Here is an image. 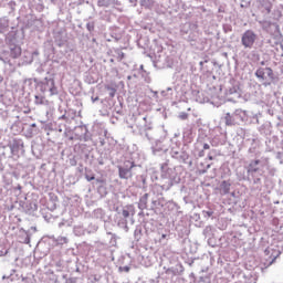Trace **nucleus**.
Listing matches in <instances>:
<instances>
[{
	"label": "nucleus",
	"instance_id": "39448f33",
	"mask_svg": "<svg viewBox=\"0 0 283 283\" xmlns=\"http://www.w3.org/2000/svg\"><path fill=\"white\" fill-rule=\"evenodd\" d=\"M23 94V88L15 90V93L6 88V83L0 86V103L4 105V107H10V105H14V101H21V96Z\"/></svg>",
	"mask_w": 283,
	"mask_h": 283
},
{
	"label": "nucleus",
	"instance_id": "37998d69",
	"mask_svg": "<svg viewBox=\"0 0 283 283\" xmlns=\"http://www.w3.org/2000/svg\"><path fill=\"white\" fill-rule=\"evenodd\" d=\"M139 180L142 182L143 189H147V176L146 175H140Z\"/></svg>",
	"mask_w": 283,
	"mask_h": 283
},
{
	"label": "nucleus",
	"instance_id": "69168bd1",
	"mask_svg": "<svg viewBox=\"0 0 283 283\" xmlns=\"http://www.w3.org/2000/svg\"><path fill=\"white\" fill-rule=\"evenodd\" d=\"M6 82L3 81V75L0 74V86H3Z\"/></svg>",
	"mask_w": 283,
	"mask_h": 283
},
{
	"label": "nucleus",
	"instance_id": "a19ab883",
	"mask_svg": "<svg viewBox=\"0 0 283 283\" xmlns=\"http://www.w3.org/2000/svg\"><path fill=\"white\" fill-rule=\"evenodd\" d=\"M115 57L117 59V61H123V59H125V53L122 52L119 49L115 50Z\"/></svg>",
	"mask_w": 283,
	"mask_h": 283
},
{
	"label": "nucleus",
	"instance_id": "c756f323",
	"mask_svg": "<svg viewBox=\"0 0 283 283\" xmlns=\"http://www.w3.org/2000/svg\"><path fill=\"white\" fill-rule=\"evenodd\" d=\"M9 28H10V22H9L8 18H1L0 19V34L8 32Z\"/></svg>",
	"mask_w": 283,
	"mask_h": 283
},
{
	"label": "nucleus",
	"instance_id": "4be33fe9",
	"mask_svg": "<svg viewBox=\"0 0 283 283\" xmlns=\"http://www.w3.org/2000/svg\"><path fill=\"white\" fill-rule=\"evenodd\" d=\"M259 132L261 136H271V134H273V126L270 122H266L259 127Z\"/></svg>",
	"mask_w": 283,
	"mask_h": 283
},
{
	"label": "nucleus",
	"instance_id": "72a5a7b5",
	"mask_svg": "<svg viewBox=\"0 0 283 283\" xmlns=\"http://www.w3.org/2000/svg\"><path fill=\"white\" fill-rule=\"evenodd\" d=\"M139 70H140L142 78H144L145 83H151V77L149 76V72L145 71L143 65H140Z\"/></svg>",
	"mask_w": 283,
	"mask_h": 283
},
{
	"label": "nucleus",
	"instance_id": "9b49d317",
	"mask_svg": "<svg viewBox=\"0 0 283 283\" xmlns=\"http://www.w3.org/2000/svg\"><path fill=\"white\" fill-rule=\"evenodd\" d=\"M150 149L153 156H167V153L169 151V146L165 144V137H160L159 139H155L150 144Z\"/></svg>",
	"mask_w": 283,
	"mask_h": 283
},
{
	"label": "nucleus",
	"instance_id": "c85d7f7f",
	"mask_svg": "<svg viewBox=\"0 0 283 283\" xmlns=\"http://www.w3.org/2000/svg\"><path fill=\"white\" fill-rule=\"evenodd\" d=\"M262 30H264V32H268L271 30V28H275L277 29V27L275 25V22H272V21H268V20H262V21H259Z\"/></svg>",
	"mask_w": 283,
	"mask_h": 283
},
{
	"label": "nucleus",
	"instance_id": "e433bc0d",
	"mask_svg": "<svg viewBox=\"0 0 283 283\" xmlns=\"http://www.w3.org/2000/svg\"><path fill=\"white\" fill-rule=\"evenodd\" d=\"M105 90H107L108 95L111 98H114L116 96V88L112 85H106Z\"/></svg>",
	"mask_w": 283,
	"mask_h": 283
},
{
	"label": "nucleus",
	"instance_id": "f704fd0d",
	"mask_svg": "<svg viewBox=\"0 0 283 283\" xmlns=\"http://www.w3.org/2000/svg\"><path fill=\"white\" fill-rule=\"evenodd\" d=\"M139 134H140V136H145V138H147V140L150 143V145L155 140L154 137L151 135H149V130L139 129Z\"/></svg>",
	"mask_w": 283,
	"mask_h": 283
},
{
	"label": "nucleus",
	"instance_id": "ea45409f",
	"mask_svg": "<svg viewBox=\"0 0 283 283\" xmlns=\"http://www.w3.org/2000/svg\"><path fill=\"white\" fill-rule=\"evenodd\" d=\"M258 145H260V140L255 138L252 139V146L249 148V153L255 154V147H258Z\"/></svg>",
	"mask_w": 283,
	"mask_h": 283
},
{
	"label": "nucleus",
	"instance_id": "dca6fc26",
	"mask_svg": "<svg viewBox=\"0 0 283 283\" xmlns=\"http://www.w3.org/2000/svg\"><path fill=\"white\" fill-rule=\"evenodd\" d=\"M260 159H252L245 167L247 176H253L258 174H264V170L260 168Z\"/></svg>",
	"mask_w": 283,
	"mask_h": 283
},
{
	"label": "nucleus",
	"instance_id": "3c124183",
	"mask_svg": "<svg viewBox=\"0 0 283 283\" xmlns=\"http://www.w3.org/2000/svg\"><path fill=\"white\" fill-rule=\"evenodd\" d=\"M237 176L239 180H249V175L245 177L244 174L238 172Z\"/></svg>",
	"mask_w": 283,
	"mask_h": 283
},
{
	"label": "nucleus",
	"instance_id": "e2e57ef3",
	"mask_svg": "<svg viewBox=\"0 0 283 283\" xmlns=\"http://www.w3.org/2000/svg\"><path fill=\"white\" fill-rule=\"evenodd\" d=\"M122 269V271H124L125 273H129V271H130V268L129 266H124V268H120Z\"/></svg>",
	"mask_w": 283,
	"mask_h": 283
},
{
	"label": "nucleus",
	"instance_id": "338daca9",
	"mask_svg": "<svg viewBox=\"0 0 283 283\" xmlns=\"http://www.w3.org/2000/svg\"><path fill=\"white\" fill-rule=\"evenodd\" d=\"M91 101H92V103H96V101H98V96H95V97L92 96V97H91Z\"/></svg>",
	"mask_w": 283,
	"mask_h": 283
},
{
	"label": "nucleus",
	"instance_id": "423d86ee",
	"mask_svg": "<svg viewBox=\"0 0 283 283\" xmlns=\"http://www.w3.org/2000/svg\"><path fill=\"white\" fill-rule=\"evenodd\" d=\"M247 120H249V116L247 115V111H243L242 108L235 109L232 114L227 113L224 116L227 127L242 125V123H247Z\"/></svg>",
	"mask_w": 283,
	"mask_h": 283
},
{
	"label": "nucleus",
	"instance_id": "1a4fd4ad",
	"mask_svg": "<svg viewBox=\"0 0 283 283\" xmlns=\"http://www.w3.org/2000/svg\"><path fill=\"white\" fill-rule=\"evenodd\" d=\"M255 41H258V33L252 29H248L241 34V45L245 50H253Z\"/></svg>",
	"mask_w": 283,
	"mask_h": 283
},
{
	"label": "nucleus",
	"instance_id": "603ef678",
	"mask_svg": "<svg viewBox=\"0 0 283 283\" xmlns=\"http://www.w3.org/2000/svg\"><path fill=\"white\" fill-rule=\"evenodd\" d=\"M85 179L87 180V182H92V180H96V177L94 175H85Z\"/></svg>",
	"mask_w": 283,
	"mask_h": 283
},
{
	"label": "nucleus",
	"instance_id": "412c9836",
	"mask_svg": "<svg viewBox=\"0 0 283 283\" xmlns=\"http://www.w3.org/2000/svg\"><path fill=\"white\" fill-rule=\"evenodd\" d=\"M94 185H97V193L101 198H105L107 196V186H105V180L96 179Z\"/></svg>",
	"mask_w": 283,
	"mask_h": 283
},
{
	"label": "nucleus",
	"instance_id": "864d4df0",
	"mask_svg": "<svg viewBox=\"0 0 283 283\" xmlns=\"http://www.w3.org/2000/svg\"><path fill=\"white\" fill-rule=\"evenodd\" d=\"M57 242H59L60 244H67V238L61 237V238L57 239Z\"/></svg>",
	"mask_w": 283,
	"mask_h": 283
},
{
	"label": "nucleus",
	"instance_id": "bb28decb",
	"mask_svg": "<svg viewBox=\"0 0 283 283\" xmlns=\"http://www.w3.org/2000/svg\"><path fill=\"white\" fill-rule=\"evenodd\" d=\"M147 200H149V193H144L139 199V202L136 203V207H138L140 211H145V209H147Z\"/></svg>",
	"mask_w": 283,
	"mask_h": 283
},
{
	"label": "nucleus",
	"instance_id": "13d9d810",
	"mask_svg": "<svg viewBox=\"0 0 283 283\" xmlns=\"http://www.w3.org/2000/svg\"><path fill=\"white\" fill-rule=\"evenodd\" d=\"M55 43H56V45H59V48H62V45H65V41H63V40L55 39Z\"/></svg>",
	"mask_w": 283,
	"mask_h": 283
},
{
	"label": "nucleus",
	"instance_id": "bf43d9fd",
	"mask_svg": "<svg viewBox=\"0 0 283 283\" xmlns=\"http://www.w3.org/2000/svg\"><path fill=\"white\" fill-rule=\"evenodd\" d=\"M36 72L38 74H43V72H45L42 64L36 69Z\"/></svg>",
	"mask_w": 283,
	"mask_h": 283
},
{
	"label": "nucleus",
	"instance_id": "c9c22d12",
	"mask_svg": "<svg viewBox=\"0 0 283 283\" xmlns=\"http://www.w3.org/2000/svg\"><path fill=\"white\" fill-rule=\"evenodd\" d=\"M34 98L35 105H45V96L35 95Z\"/></svg>",
	"mask_w": 283,
	"mask_h": 283
},
{
	"label": "nucleus",
	"instance_id": "9d476101",
	"mask_svg": "<svg viewBox=\"0 0 283 283\" xmlns=\"http://www.w3.org/2000/svg\"><path fill=\"white\" fill-rule=\"evenodd\" d=\"M226 96L230 103H235L237 98L242 96V90H240V82L230 80V86L226 91Z\"/></svg>",
	"mask_w": 283,
	"mask_h": 283
},
{
	"label": "nucleus",
	"instance_id": "aec40b11",
	"mask_svg": "<svg viewBox=\"0 0 283 283\" xmlns=\"http://www.w3.org/2000/svg\"><path fill=\"white\" fill-rule=\"evenodd\" d=\"M219 193L221 196H229L231 193V180H223L219 185Z\"/></svg>",
	"mask_w": 283,
	"mask_h": 283
},
{
	"label": "nucleus",
	"instance_id": "393cba45",
	"mask_svg": "<svg viewBox=\"0 0 283 283\" xmlns=\"http://www.w3.org/2000/svg\"><path fill=\"white\" fill-rule=\"evenodd\" d=\"M9 50L11 59H19V56H21V46L17 44H11L9 45Z\"/></svg>",
	"mask_w": 283,
	"mask_h": 283
},
{
	"label": "nucleus",
	"instance_id": "a878e982",
	"mask_svg": "<svg viewBox=\"0 0 283 283\" xmlns=\"http://www.w3.org/2000/svg\"><path fill=\"white\" fill-rule=\"evenodd\" d=\"M142 120L143 126L139 128L142 129V132H150V129H154V124L151 123V119H149V117L144 116Z\"/></svg>",
	"mask_w": 283,
	"mask_h": 283
},
{
	"label": "nucleus",
	"instance_id": "a211bd4d",
	"mask_svg": "<svg viewBox=\"0 0 283 283\" xmlns=\"http://www.w3.org/2000/svg\"><path fill=\"white\" fill-rule=\"evenodd\" d=\"M39 134V126L36 123H32L30 125L25 124L24 135L27 138H32Z\"/></svg>",
	"mask_w": 283,
	"mask_h": 283
},
{
	"label": "nucleus",
	"instance_id": "b1692460",
	"mask_svg": "<svg viewBox=\"0 0 283 283\" xmlns=\"http://www.w3.org/2000/svg\"><path fill=\"white\" fill-rule=\"evenodd\" d=\"M98 8H113L114 6H120V1L118 0H98Z\"/></svg>",
	"mask_w": 283,
	"mask_h": 283
},
{
	"label": "nucleus",
	"instance_id": "8fccbe9b",
	"mask_svg": "<svg viewBox=\"0 0 283 283\" xmlns=\"http://www.w3.org/2000/svg\"><path fill=\"white\" fill-rule=\"evenodd\" d=\"M0 61L3 63H10V59L6 56V53H0Z\"/></svg>",
	"mask_w": 283,
	"mask_h": 283
},
{
	"label": "nucleus",
	"instance_id": "20e7f679",
	"mask_svg": "<svg viewBox=\"0 0 283 283\" xmlns=\"http://www.w3.org/2000/svg\"><path fill=\"white\" fill-rule=\"evenodd\" d=\"M36 87L42 94H46L48 96H59V87L56 86L54 74L36 82Z\"/></svg>",
	"mask_w": 283,
	"mask_h": 283
},
{
	"label": "nucleus",
	"instance_id": "052dcab7",
	"mask_svg": "<svg viewBox=\"0 0 283 283\" xmlns=\"http://www.w3.org/2000/svg\"><path fill=\"white\" fill-rule=\"evenodd\" d=\"M128 3H130L133 8H136V6L138 4V0H128Z\"/></svg>",
	"mask_w": 283,
	"mask_h": 283
},
{
	"label": "nucleus",
	"instance_id": "a18cd8bd",
	"mask_svg": "<svg viewBox=\"0 0 283 283\" xmlns=\"http://www.w3.org/2000/svg\"><path fill=\"white\" fill-rule=\"evenodd\" d=\"M85 83H88V85H93V83H96V80H94V77H92V75H86Z\"/></svg>",
	"mask_w": 283,
	"mask_h": 283
},
{
	"label": "nucleus",
	"instance_id": "774afa93",
	"mask_svg": "<svg viewBox=\"0 0 283 283\" xmlns=\"http://www.w3.org/2000/svg\"><path fill=\"white\" fill-rule=\"evenodd\" d=\"M210 145L209 144H203V149H210Z\"/></svg>",
	"mask_w": 283,
	"mask_h": 283
},
{
	"label": "nucleus",
	"instance_id": "4c0bfd02",
	"mask_svg": "<svg viewBox=\"0 0 283 283\" xmlns=\"http://www.w3.org/2000/svg\"><path fill=\"white\" fill-rule=\"evenodd\" d=\"M136 212V203L135 205H128L123 210V213H135Z\"/></svg>",
	"mask_w": 283,
	"mask_h": 283
},
{
	"label": "nucleus",
	"instance_id": "680f3d73",
	"mask_svg": "<svg viewBox=\"0 0 283 283\" xmlns=\"http://www.w3.org/2000/svg\"><path fill=\"white\" fill-rule=\"evenodd\" d=\"M151 94H153V98L158 101V91H151Z\"/></svg>",
	"mask_w": 283,
	"mask_h": 283
},
{
	"label": "nucleus",
	"instance_id": "6ab92c4d",
	"mask_svg": "<svg viewBox=\"0 0 283 283\" xmlns=\"http://www.w3.org/2000/svg\"><path fill=\"white\" fill-rule=\"evenodd\" d=\"M174 92H176V94H182V88H180V84H175L174 87H167L166 91H161V96H164V98H170L174 96Z\"/></svg>",
	"mask_w": 283,
	"mask_h": 283
},
{
	"label": "nucleus",
	"instance_id": "6e6552de",
	"mask_svg": "<svg viewBox=\"0 0 283 283\" xmlns=\"http://www.w3.org/2000/svg\"><path fill=\"white\" fill-rule=\"evenodd\" d=\"M163 207L165 212L169 211L170 213H182V211L178 210V205H176V202L168 201L165 203V199L163 197H159L158 200H153V206L150 209L156 213V211Z\"/></svg>",
	"mask_w": 283,
	"mask_h": 283
},
{
	"label": "nucleus",
	"instance_id": "cd10ccee",
	"mask_svg": "<svg viewBox=\"0 0 283 283\" xmlns=\"http://www.w3.org/2000/svg\"><path fill=\"white\" fill-rule=\"evenodd\" d=\"M74 116H76V113L65 111L63 115L57 117V120H65V123H70V120H74Z\"/></svg>",
	"mask_w": 283,
	"mask_h": 283
},
{
	"label": "nucleus",
	"instance_id": "7ed1b4c3",
	"mask_svg": "<svg viewBox=\"0 0 283 283\" xmlns=\"http://www.w3.org/2000/svg\"><path fill=\"white\" fill-rule=\"evenodd\" d=\"M254 76L262 83L263 87H271V85H277V83H280V77L273 72V69L269 66L258 67L254 72Z\"/></svg>",
	"mask_w": 283,
	"mask_h": 283
},
{
	"label": "nucleus",
	"instance_id": "7c9ffc66",
	"mask_svg": "<svg viewBox=\"0 0 283 283\" xmlns=\"http://www.w3.org/2000/svg\"><path fill=\"white\" fill-rule=\"evenodd\" d=\"M65 127V124H56V123H50L46 124V129H51L52 132H63V128Z\"/></svg>",
	"mask_w": 283,
	"mask_h": 283
},
{
	"label": "nucleus",
	"instance_id": "ddd939ff",
	"mask_svg": "<svg viewBox=\"0 0 283 283\" xmlns=\"http://www.w3.org/2000/svg\"><path fill=\"white\" fill-rule=\"evenodd\" d=\"M189 30H190V34H189ZM181 32L184 34H189L188 41H189L190 45H193V43H196V41H198V35H196L198 33V24H196L193 22H188L184 25V28L181 29Z\"/></svg>",
	"mask_w": 283,
	"mask_h": 283
},
{
	"label": "nucleus",
	"instance_id": "f03ea898",
	"mask_svg": "<svg viewBox=\"0 0 283 283\" xmlns=\"http://www.w3.org/2000/svg\"><path fill=\"white\" fill-rule=\"evenodd\" d=\"M136 167H140V164H138V153H132L129 159L124 160L122 165L117 166L120 180L134 178V169Z\"/></svg>",
	"mask_w": 283,
	"mask_h": 283
},
{
	"label": "nucleus",
	"instance_id": "2eb2a0df",
	"mask_svg": "<svg viewBox=\"0 0 283 283\" xmlns=\"http://www.w3.org/2000/svg\"><path fill=\"white\" fill-rule=\"evenodd\" d=\"M75 136H77V140H84V143L92 140V134L87 129L86 125L75 127Z\"/></svg>",
	"mask_w": 283,
	"mask_h": 283
},
{
	"label": "nucleus",
	"instance_id": "2f4dec72",
	"mask_svg": "<svg viewBox=\"0 0 283 283\" xmlns=\"http://www.w3.org/2000/svg\"><path fill=\"white\" fill-rule=\"evenodd\" d=\"M120 39H123V33H120L118 29L111 31V39H108V41H115L118 43Z\"/></svg>",
	"mask_w": 283,
	"mask_h": 283
},
{
	"label": "nucleus",
	"instance_id": "79ce46f5",
	"mask_svg": "<svg viewBox=\"0 0 283 283\" xmlns=\"http://www.w3.org/2000/svg\"><path fill=\"white\" fill-rule=\"evenodd\" d=\"M222 30H223L224 34H229V32H233V27L229 23H226L222 25Z\"/></svg>",
	"mask_w": 283,
	"mask_h": 283
},
{
	"label": "nucleus",
	"instance_id": "0e129e2a",
	"mask_svg": "<svg viewBox=\"0 0 283 283\" xmlns=\"http://www.w3.org/2000/svg\"><path fill=\"white\" fill-rule=\"evenodd\" d=\"M3 160H6V153H2L0 155V163H3Z\"/></svg>",
	"mask_w": 283,
	"mask_h": 283
},
{
	"label": "nucleus",
	"instance_id": "0eeeda50",
	"mask_svg": "<svg viewBox=\"0 0 283 283\" xmlns=\"http://www.w3.org/2000/svg\"><path fill=\"white\" fill-rule=\"evenodd\" d=\"M8 147L11 151V156L14 159H19L22 156H25V144L21 138H12L8 143Z\"/></svg>",
	"mask_w": 283,
	"mask_h": 283
},
{
	"label": "nucleus",
	"instance_id": "f3484780",
	"mask_svg": "<svg viewBox=\"0 0 283 283\" xmlns=\"http://www.w3.org/2000/svg\"><path fill=\"white\" fill-rule=\"evenodd\" d=\"M262 176L264 174L248 175V180L252 182L251 191H262Z\"/></svg>",
	"mask_w": 283,
	"mask_h": 283
},
{
	"label": "nucleus",
	"instance_id": "09e8293b",
	"mask_svg": "<svg viewBox=\"0 0 283 283\" xmlns=\"http://www.w3.org/2000/svg\"><path fill=\"white\" fill-rule=\"evenodd\" d=\"M241 4L240 8H249L251 6V1H247V0H240Z\"/></svg>",
	"mask_w": 283,
	"mask_h": 283
},
{
	"label": "nucleus",
	"instance_id": "473e14b6",
	"mask_svg": "<svg viewBox=\"0 0 283 283\" xmlns=\"http://www.w3.org/2000/svg\"><path fill=\"white\" fill-rule=\"evenodd\" d=\"M154 3H156V0H139V4L146 10H151V8H154Z\"/></svg>",
	"mask_w": 283,
	"mask_h": 283
},
{
	"label": "nucleus",
	"instance_id": "58836bf2",
	"mask_svg": "<svg viewBox=\"0 0 283 283\" xmlns=\"http://www.w3.org/2000/svg\"><path fill=\"white\" fill-rule=\"evenodd\" d=\"M95 28H96V23L94 21H88L86 23V30L90 32V34H93Z\"/></svg>",
	"mask_w": 283,
	"mask_h": 283
},
{
	"label": "nucleus",
	"instance_id": "4d7b16f0",
	"mask_svg": "<svg viewBox=\"0 0 283 283\" xmlns=\"http://www.w3.org/2000/svg\"><path fill=\"white\" fill-rule=\"evenodd\" d=\"M36 56H39V52H38V51H34V52L31 54V60L29 61V63H32V61H34V59H36Z\"/></svg>",
	"mask_w": 283,
	"mask_h": 283
},
{
	"label": "nucleus",
	"instance_id": "5fc2aeb1",
	"mask_svg": "<svg viewBox=\"0 0 283 283\" xmlns=\"http://www.w3.org/2000/svg\"><path fill=\"white\" fill-rule=\"evenodd\" d=\"M276 158H277V160H280V164L283 165V153L282 151H279L276 154Z\"/></svg>",
	"mask_w": 283,
	"mask_h": 283
},
{
	"label": "nucleus",
	"instance_id": "5701e85b",
	"mask_svg": "<svg viewBox=\"0 0 283 283\" xmlns=\"http://www.w3.org/2000/svg\"><path fill=\"white\" fill-rule=\"evenodd\" d=\"M275 27H276V29L273 28V27H270V30L268 31V34H271V36H273V39L275 41H280V39H282L283 34H282V31L280 30V24H277L275 22Z\"/></svg>",
	"mask_w": 283,
	"mask_h": 283
},
{
	"label": "nucleus",
	"instance_id": "c03bdc74",
	"mask_svg": "<svg viewBox=\"0 0 283 283\" xmlns=\"http://www.w3.org/2000/svg\"><path fill=\"white\" fill-rule=\"evenodd\" d=\"M7 8H9L11 11L9 12H14L15 8H17V2L11 0L7 3Z\"/></svg>",
	"mask_w": 283,
	"mask_h": 283
},
{
	"label": "nucleus",
	"instance_id": "f8f14e48",
	"mask_svg": "<svg viewBox=\"0 0 283 283\" xmlns=\"http://www.w3.org/2000/svg\"><path fill=\"white\" fill-rule=\"evenodd\" d=\"M170 156L178 163H181L182 165H188V167H191L193 165V161H191V157L186 150H182L180 148H171Z\"/></svg>",
	"mask_w": 283,
	"mask_h": 283
},
{
	"label": "nucleus",
	"instance_id": "de8ad7c7",
	"mask_svg": "<svg viewBox=\"0 0 283 283\" xmlns=\"http://www.w3.org/2000/svg\"><path fill=\"white\" fill-rule=\"evenodd\" d=\"M196 101L197 103H205V98H202V93L200 91L197 92Z\"/></svg>",
	"mask_w": 283,
	"mask_h": 283
},
{
	"label": "nucleus",
	"instance_id": "f257e3e1",
	"mask_svg": "<svg viewBox=\"0 0 283 283\" xmlns=\"http://www.w3.org/2000/svg\"><path fill=\"white\" fill-rule=\"evenodd\" d=\"M160 178L156 174L150 177L153 182L158 181L153 187V193L157 191V196H163V191H169L174 185H179L180 182V175H178L176 167H169V160L160 164Z\"/></svg>",
	"mask_w": 283,
	"mask_h": 283
},
{
	"label": "nucleus",
	"instance_id": "6e6d98bb",
	"mask_svg": "<svg viewBox=\"0 0 283 283\" xmlns=\"http://www.w3.org/2000/svg\"><path fill=\"white\" fill-rule=\"evenodd\" d=\"M191 136V129H185L184 130V138H189Z\"/></svg>",
	"mask_w": 283,
	"mask_h": 283
},
{
	"label": "nucleus",
	"instance_id": "49530a36",
	"mask_svg": "<svg viewBox=\"0 0 283 283\" xmlns=\"http://www.w3.org/2000/svg\"><path fill=\"white\" fill-rule=\"evenodd\" d=\"M178 118H180V120H187V118H189V114L186 112H181L179 113Z\"/></svg>",
	"mask_w": 283,
	"mask_h": 283
},
{
	"label": "nucleus",
	"instance_id": "4468645a",
	"mask_svg": "<svg viewBox=\"0 0 283 283\" xmlns=\"http://www.w3.org/2000/svg\"><path fill=\"white\" fill-rule=\"evenodd\" d=\"M214 136L211 139L212 147H220V145H224L227 143V133L222 132L221 127H217L214 129Z\"/></svg>",
	"mask_w": 283,
	"mask_h": 283
}]
</instances>
